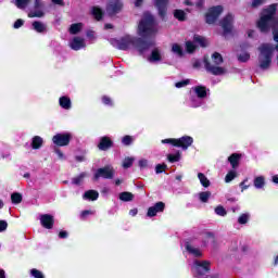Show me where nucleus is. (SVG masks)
<instances>
[{"mask_svg":"<svg viewBox=\"0 0 278 278\" xmlns=\"http://www.w3.org/2000/svg\"><path fill=\"white\" fill-rule=\"evenodd\" d=\"M30 276L34 278H45V274L36 268L30 269Z\"/></svg>","mask_w":278,"mask_h":278,"instance_id":"09e8293b","label":"nucleus"},{"mask_svg":"<svg viewBox=\"0 0 278 278\" xmlns=\"http://www.w3.org/2000/svg\"><path fill=\"white\" fill-rule=\"evenodd\" d=\"M271 181H273V184H278V175H274L271 177Z\"/></svg>","mask_w":278,"mask_h":278,"instance_id":"774afa93","label":"nucleus"},{"mask_svg":"<svg viewBox=\"0 0 278 278\" xmlns=\"http://www.w3.org/2000/svg\"><path fill=\"white\" fill-rule=\"evenodd\" d=\"M161 142L162 144H172V147H177V139H163Z\"/></svg>","mask_w":278,"mask_h":278,"instance_id":"3c124183","label":"nucleus"},{"mask_svg":"<svg viewBox=\"0 0 278 278\" xmlns=\"http://www.w3.org/2000/svg\"><path fill=\"white\" fill-rule=\"evenodd\" d=\"M193 42H195L197 45H200V47H207V39L199 35H195L193 37Z\"/></svg>","mask_w":278,"mask_h":278,"instance_id":"72a5a7b5","label":"nucleus"},{"mask_svg":"<svg viewBox=\"0 0 278 278\" xmlns=\"http://www.w3.org/2000/svg\"><path fill=\"white\" fill-rule=\"evenodd\" d=\"M186 251H188L190 255H193V257H201V255H203V251L192 243H186Z\"/></svg>","mask_w":278,"mask_h":278,"instance_id":"a211bd4d","label":"nucleus"},{"mask_svg":"<svg viewBox=\"0 0 278 278\" xmlns=\"http://www.w3.org/2000/svg\"><path fill=\"white\" fill-rule=\"evenodd\" d=\"M150 47L151 43L143 41L140 38H137L136 46L134 49H136V51H139V53H144V51H147Z\"/></svg>","mask_w":278,"mask_h":278,"instance_id":"6ab92c4d","label":"nucleus"},{"mask_svg":"<svg viewBox=\"0 0 278 278\" xmlns=\"http://www.w3.org/2000/svg\"><path fill=\"white\" fill-rule=\"evenodd\" d=\"M59 237H60V238H68V232H66V231H61V232L59 233Z\"/></svg>","mask_w":278,"mask_h":278,"instance_id":"338daca9","label":"nucleus"},{"mask_svg":"<svg viewBox=\"0 0 278 278\" xmlns=\"http://www.w3.org/2000/svg\"><path fill=\"white\" fill-rule=\"evenodd\" d=\"M168 1L169 0H154V3L161 16H164L166 14V7L168 5Z\"/></svg>","mask_w":278,"mask_h":278,"instance_id":"aec40b11","label":"nucleus"},{"mask_svg":"<svg viewBox=\"0 0 278 278\" xmlns=\"http://www.w3.org/2000/svg\"><path fill=\"white\" fill-rule=\"evenodd\" d=\"M102 103H104V105H113L112 99L108 96L102 97Z\"/></svg>","mask_w":278,"mask_h":278,"instance_id":"4d7b16f0","label":"nucleus"},{"mask_svg":"<svg viewBox=\"0 0 278 278\" xmlns=\"http://www.w3.org/2000/svg\"><path fill=\"white\" fill-rule=\"evenodd\" d=\"M130 216H137L138 215V208H132L129 211Z\"/></svg>","mask_w":278,"mask_h":278,"instance_id":"69168bd1","label":"nucleus"},{"mask_svg":"<svg viewBox=\"0 0 278 278\" xmlns=\"http://www.w3.org/2000/svg\"><path fill=\"white\" fill-rule=\"evenodd\" d=\"M215 214L217 216H227V210H225V207L223 205H218L217 207H215Z\"/></svg>","mask_w":278,"mask_h":278,"instance_id":"79ce46f5","label":"nucleus"},{"mask_svg":"<svg viewBox=\"0 0 278 278\" xmlns=\"http://www.w3.org/2000/svg\"><path fill=\"white\" fill-rule=\"evenodd\" d=\"M92 214H94L93 211H83L81 212V218H88V216H92Z\"/></svg>","mask_w":278,"mask_h":278,"instance_id":"680f3d73","label":"nucleus"},{"mask_svg":"<svg viewBox=\"0 0 278 278\" xmlns=\"http://www.w3.org/2000/svg\"><path fill=\"white\" fill-rule=\"evenodd\" d=\"M119 200L121 201H134V193L131 192H122L119 193Z\"/></svg>","mask_w":278,"mask_h":278,"instance_id":"c9c22d12","label":"nucleus"},{"mask_svg":"<svg viewBox=\"0 0 278 278\" xmlns=\"http://www.w3.org/2000/svg\"><path fill=\"white\" fill-rule=\"evenodd\" d=\"M210 197H212V192L210 191H202L199 193V199L202 203H207V201H210Z\"/></svg>","mask_w":278,"mask_h":278,"instance_id":"f704fd0d","label":"nucleus"},{"mask_svg":"<svg viewBox=\"0 0 278 278\" xmlns=\"http://www.w3.org/2000/svg\"><path fill=\"white\" fill-rule=\"evenodd\" d=\"M92 14L97 21H101V17L103 16V11L99 7H93Z\"/></svg>","mask_w":278,"mask_h":278,"instance_id":"58836bf2","label":"nucleus"},{"mask_svg":"<svg viewBox=\"0 0 278 278\" xmlns=\"http://www.w3.org/2000/svg\"><path fill=\"white\" fill-rule=\"evenodd\" d=\"M192 92L198 97V99H205V97H207V88L203 86L193 87Z\"/></svg>","mask_w":278,"mask_h":278,"instance_id":"412c9836","label":"nucleus"},{"mask_svg":"<svg viewBox=\"0 0 278 278\" xmlns=\"http://www.w3.org/2000/svg\"><path fill=\"white\" fill-rule=\"evenodd\" d=\"M53 215L45 214L40 216V224L45 229H52L53 228Z\"/></svg>","mask_w":278,"mask_h":278,"instance_id":"dca6fc26","label":"nucleus"},{"mask_svg":"<svg viewBox=\"0 0 278 278\" xmlns=\"http://www.w3.org/2000/svg\"><path fill=\"white\" fill-rule=\"evenodd\" d=\"M137 40L138 38L136 37L124 35L119 39L113 40V45L121 51H129V49H135Z\"/></svg>","mask_w":278,"mask_h":278,"instance_id":"20e7f679","label":"nucleus"},{"mask_svg":"<svg viewBox=\"0 0 278 278\" xmlns=\"http://www.w3.org/2000/svg\"><path fill=\"white\" fill-rule=\"evenodd\" d=\"M83 28H84V24L76 23V24H72L70 26L68 31H70V34L75 35V34H79V31H81Z\"/></svg>","mask_w":278,"mask_h":278,"instance_id":"c756f323","label":"nucleus"},{"mask_svg":"<svg viewBox=\"0 0 278 278\" xmlns=\"http://www.w3.org/2000/svg\"><path fill=\"white\" fill-rule=\"evenodd\" d=\"M172 53H175V55H178V58H181L184 55V49L180 45L174 43L172 45Z\"/></svg>","mask_w":278,"mask_h":278,"instance_id":"473e14b6","label":"nucleus"},{"mask_svg":"<svg viewBox=\"0 0 278 278\" xmlns=\"http://www.w3.org/2000/svg\"><path fill=\"white\" fill-rule=\"evenodd\" d=\"M266 0H253L252 1V8H260V5H263V3L265 2Z\"/></svg>","mask_w":278,"mask_h":278,"instance_id":"bf43d9fd","label":"nucleus"},{"mask_svg":"<svg viewBox=\"0 0 278 278\" xmlns=\"http://www.w3.org/2000/svg\"><path fill=\"white\" fill-rule=\"evenodd\" d=\"M198 179L201 184V186H203V188H210V179H207V176H205V174L203 173H198Z\"/></svg>","mask_w":278,"mask_h":278,"instance_id":"c85d7f7f","label":"nucleus"},{"mask_svg":"<svg viewBox=\"0 0 278 278\" xmlns=\"http://www.w3.org/2000/svg\"><path fill=\"white\" fill-rule=\"evenodd\" d=\"M23 25H25V21H23V20H17L15 23H14V25H13V27H14V29H21V27H23Z\"/></svg>","mask_w":278,"mask_h":278,"instance_id":"6e6d98bb","label":"nucleus"},{"mask_svg":"<svg viewBox=\"0 0 278 278\" xmlns=\"http://www.w3.org/2000/svg\"><path fill=\"white\" fill-rule=\"evenodd\" d=\"M134 162H136V157L127 156L124 159L122 166L123 168H131V166H134Z\"/></svg>","mask_w":278,"mask_h":278,"instance_id":"7c9ffc66","label":"nucleus"},{"mask_svg":"<svg viewBox=\"0 0 278 278\" xmlns=\"http://www.w3.org/2000/svg\"><path fill=\"white\" fill-rule=\"evenodd\" d=\"M138 166H139V168H140L141 170H144V169L149 168V160H147V159H140V160L138 161Z\"/></svg>","mask_w":278,"mask_h":278,"instance_id":"c03bdc74","label":"nucleus"},{"mask_svg":"<svg viewBox=\"0 0 278 278\" xmlns=\"http://www.w3.org/2000/svg\"><path fill=\"white\" fill-rule=\"evenodd\" d=\"M168 162H179L181 160V153L177 152L176 154H168L167 155Z\"/></svg>","mask_w":278,"mask_h":278,"instance_id":"a18cd8bd","label":"nucleus"},{"mask_svg":"<svg viewBox=\"0 0 278 278\" xmlns=\"http://www.w3.org/2000/svg\"><path fill=\"white\" fill-rule=\"evenodd\" d=\"M153 31H156L155 20H153V15L146 13L139 23L138 34L139 36H149V34H153Z\"/></svg>","mask_w":278,"mask_h":278,"instance_id":"f03ea898","label":"nucleus"},{"mask_svg":"<svg viewBox=\"0 0 278 278\" xmlns=\"http://www.w3.org/2000/svg\"><path fill=\"white\" fill-rule=\"evenodd\" d=\"M253 184H254V188H256V190H262V188H264V186H266V177L256 176L253 180Z\"/></svg>","mask_w":278,"mask_h":278,"instance_id":"b1692460","label":"nucleus"},{"mask_svg":"<svg viewBox=\"0 0 278 278\" xmlns=\"http://www.w3.org/2000/svg\"><path fill=\"white\" fill-rule=\"evenodd\" d=\"M188 84H190L189 79L186 80H181L175 84L176 88H186V86H188Z\"/></svg>","mask_w":278,"mask_h":278,"instance_id":"864d4df0","label":"nucleus"},{"mask_svg":"<svg viewBox=\"0 0 278 278\" xmlns=\"http://www.w3.org/2000/svg\"><path fill=\"white\" fill-rule=\"evenodd\" d=\"M59 105L63 110H71L73 108V102L71 101V98L63 96L59 99Z\"/></svg>","mask_w":278,"mask_h":278,"instance_id":"5701e85b","label":"nucleus"},{"mask_svg":"<svg viewBox=\"0 0 278 278\" xmlns=\"http://www.w3.org/2000/svg\"><path fill=\"white\" fill-rule=\"evenodd\" d=\"M186 49L188 53H194V50L197 49V45H194V42L192 41H187Z\"/></svg>","mask_w":278,"mask_h":278,"instance_id":"de8ad7c7","label":"nucleus"},{"mask_svg":"<svg viewBox=\"0 0 278 278\" xmlns=\"http://www.w3.org/2000/svg\"><path fill=\"white\" fill-rule=\"evenodd\" d=\"M210 242H214V233H212V232H208L205 235L204 247H207V244H210Z\"/></svg>","mask_w":278,"mask_h":278,"instance_id":"8fccbe9b","label":"nucleus"},{"mask_svg":"<svg viewBox=\"0 0 278 278\" xmlns=\"http://www.w3.org/2000/svg\"><path fill=\"white\" fill-rule=\"evenodd\" d=\"M166 170V164H159L155 167L156 175H160V173H164Z\"/></svg>","mask_w":278,"mask_h":278,"instance_id":"5fc2aeb1","label":"nucleus"},{"mask_svg":"<svg viewBox=\"0 0 278 278\" xmlns=\"http://www.w3.org/2000/svg\"><path fill=\"white\" fill-rule=\"evenodd\" d=\"M250 219H251V213H242L238 217V223L239 225H247V223H249Z\"/></svg>","mask_w":278,"mask_h":278,"instance_id":"2f4dec72","label":"nucleus"},{"mask_svg":"<svg viewBox=\"0 0 278 278\" xmlns=\"http://www.w3.org/2000/svg\"><path fill=\"white\" fill-rule=\"evenodd\" d=\"M11 201L15 205H18V203H21L23 201V195H21V193H12Z\"/></svg>","mask_w":278,"mask_h":278,"instance_id":"a19ab883","label":"nucleus"},{"mask_svg":"<svg viewBox=\"0 0 278 278\" xmlns=\"http://www.w3.org/2000/svg\"><path fill=\"white\" fill-rule=\"evenodd\" d=\"M247 34H248V38H255V30L249 29V30L247 31Z\"/></svg>","mask_w":278,"mask_h":278,"instance_id":"0e129e2a","label":"nucleus"},{"mask_svg":"<svg viewBox=\"0 0 278 278\" xmlns=\"http://www.w3.org/2000/svg\"><path fill=\"white\" fill-rule=\"evenodd\" d=\"M192 142H194V139H192V137L184 136L176 139V147H179L180 149H184L186 151L189 147H192Z\"/></svg>","mask_w":278,"mask_h":278,"instance_id":"ddd939ff","label":"nucleus"},{"mask_svg":"<svg viewBox=\"0 0 278 278\" xmlns=\"http://www.w3.org/2000/svg\"><path fill=\"white\" fill-rule=\"evenodd\" d=\"M247 181H249V179H245L242 182H240L241 192H244V190H249V185H247Z\"/></svg>","mask_w":278,"mask_h":278,"instance_id":"052dcab7","label":"nucleus"},{"mask_svg":"<svg viewBox=\"0 0 278 278\" xmlns=\"http://www.w3.org/2000/svg\"><path fill=\"white\" fill-rule=\"evenodd\" d=\"M73 140V134L71 132H59L52 137V142L55 147H68Z\"/></svg>","mask_w":278,"mask_h":278,"instance_id":"423d86ee","label":"nucleus"},{"mask_svg":"<svg viewBox=\"0 0 278 278\" xmlns=\"http://www.w3.org/2000/svg\"><path fill=\"white\" fill-rule=\"evenodd\" d=\"M85 177H86V173L80 174L78 177L73 179V184H75L76 186H79V184L84 181Z\"/></svg>","mask_w":278,"mask_h":278,"instance_id":"603ef678","label":"nucleus"},{"mask_svg":"<svg viewBox=\"0 0 278 278\" xmlns=\"http://www.w3.org/2000/svg\"><path fill=\"white\" fill-rule=\"evenodd\" d=\"M236 177H238V173H236V170L228 172L225 177L226 184H231Z\"/></svg>","mask_w":278,"mask_h":278,"instance_id":"e433bc0d","label":"nucleus"},{"mask_svg":"<svg viewBox=\"0 0 278 278\" xmlns=\"http://www.w3.org/2000/svg\"><path fill=\"white\" fill-rule=\"evenodd\" d=\"M5 229H8V222L0 220V232L5 231Z\"/></svg>","mask_w":278,"mask_h":278,"instance_id":"e2e57ef3","label":"nucleus"},{"mask_svg":"<svg viewBox=\"0 0 278 278\" xmlns=\"http://www.w3.org/2000/svg\"><path fill=\"white\" fill-rule=\"evenodd\" d=\"M278 11V3L270 4L266 9L263 10L260 20L256 23V27H258L260 31L266 34V31H270V23L271 24V34L273 27L278 23V20H275V14Z\"/></svg>","mask_w":278,"mask_h":278,"instance_id":"f257e3e1","label":"nucleus"},{"mask_svg":"<svg viewBox=\"0 0 278 278\" xmlns=\"http://www.w3.org/2000/svg\"><path fill=\"white\" fill-rule=\"evenodd\" d=\"M123 9V2L121 0H110L106 7L108 12L114 14L116 12H121Z\"/></svg>","mask_w":278,"mask_h":278,"instance_id":"2eb2a0df","label":"nucleus"},{"mask_svg":"<svg viewBox=\"0 0 278 278\" xmlns=\"http://www.w3.org/2000/svg\"><path fill=\"white\" fill-rule=\"evenodd\" d=\"M33 29L37 31V34H45V31H47V25L42 22L36 21L33 23Z\"/></svg>","mask_w":278,"mask_h":278,"instance_id":"a878e982","label":"nucleus"},{"mask_svg":"<svg viewBox=\"0 0 278 278\" xmlns=\"http://www.w3.org/2000/svg\"><path fill=\"white\" fill-rule=\"evenodd\" d=\"M240 160H242V155L238 153H233L228 157V162L231 165V168H238L240 166Z\"/></svg>","mask_w":278,"mask_h":278,"instance_id":"4be33fe9","label":"nucleus"},{"mask_svg":"<svg viewBox=\"0 0 278 278\" xmlns=\"http://www.w3.org/2000/svg\"><path fill=\"white\" fill-rule=\"evenodd\" d=\"M220 26L225 34H229L233 29V15L227 14L222 21Z\"/></svg>","mask_w":278,"mask_h":278,"instance_id":"f8f14e48","label":"nucleus"},{"mask_svg":"<svg viewBox=\"0 0 278 278\" xmlns=\"http://www.w3.org/2000/svg\"><path fill=\"white\" fill-rule=\"evenodd\" d=\"M223 63V55L220 53L215 52L212 54V63H206V71L208 73H212V75H225L227 73V70L225 67H220V64Z\"/></svg>","mask_w":278,"mask_h":278,"instance_id":"7ed1b4c3","label":"nucleus"},{"mask_svg":"<svg viewBox=\"0 0 278 278\" xmlns=\"http://www.w3.org/2000/svg\"><path fill=\"white\" fill-rule=\"evenodd\" d=\"M45 16V1L35 0L34 9L28 12L29 18H42Z\"/></svg>","mask_w":278,"mask_h":278,"instance_id":"0eeeda50","label":"nucleus"},{"mask_svg":"<svg viewBox=\"0 0 278 278\" xmlns=\"http://www.w3.org/2000/svg\"><path fill=\"white\" fill-rule=\"evenodd\" d=\"M189 105L190 108H201L203 105V99L192 96Z\"/></svg>","mask_w":278,"mask_h":278,"instance_id":"cd10ccee","label":"nucleus"},{"mask_svg":"<svg viewBox=\"0 0 278 278\" xmlns=\"http://www.w3.org/2000/svg\"><path fill=\"white\" fill-rule=\"evenodd\" d=\"M30 0H15L16 8L20 10H24V8H27Z\"/></svg>","mask_w":278,"mask_h":278,"instance_id":"37998d69","label":"nucleus"},{"mask_svg":"<svg viewBox=\"0 0 278 278\" xmlns=\"http://www.w3.org/2000/svg\"><path fill=\"white\" fill-rule=\"evenodd\" d=\"M110 147H112V140H110V138H108V137H103L100 140L98 149H100V151H108V149H110Z\"/></svg>","mask_w":278,"mask_h":278,"instance_id":"393cba45","label":"nucleus"},{"mask_svg":"<svg viewBox=\"0 0 278 278\" xmlns=\"http://www.w3.org/2000/svg\"><path fill=\"white\" fill-rule=\"evenodd\" d=\"M220 14H223V7L217 5V7L211 8L206 13V23L208 25L216 23Z\"/></svg>","mask_w":278,"mask_h":278,"instance_id":"1a4fd4ad","label":"nucleus"},{"mask_svg":"<svg viewBox=\"0 0 278 278\" xmlns=\"http://www.w3.org/2000/svg\"><path fill=\"white\" fill-rule=\"evenodd\" d=\"M166 207V204L164 202H156L153 206H150L147 212V216L149 218H153L154 216H157V214H162Z\"/></svg>","mask_w":278,"mask_h":278,"instance_id":"9b49d317","label":"nucleus"},{"mask_svg":"<svg viewBox=\"0 0 278 278\" xmlns=\"http://www.w3.org/2000/svg\"><path fill=\"white\" fill-rule=\"evenodd\" d=\"M148 62L150 64H161V62H164V51L160 48L152 49L148 56Z\"/></svg>","mask_w":278,"mask_h":278,"instance_id":"9d476101","label":"nucleus"},{"mask_svg":"<svg viewBox=\"0 0 278 278\" xmlns=\"http://www.w3.org/2000/svg\"><path fill=\"white\" fill-rule=\"evenodd\" d=\"M54 153H56L59 160H66V156L64 155V152H62V150L60 149H54Z\"/></svg>","mask_w":278,"mask_h":278,"instance_id":"13d9d810","label":"nucleus"},{"mask_svg":"<svg viewBox=\"0 0 278 278\" xmlns=\"http://www.w3.org/2000/svg\"><path fill=\"white\" fill-rule=\"evenodd\" d=\"M131 142H134V137L127 135V136H124L122 138V143L125 146V147H129V144H131Z\"/></svg>","mask_w":278,"mask_h":278,"instance_id":"49530a36","label":"nucleus"},{"mask_svg":"<svg viewBox=\"0 0 278 278\" xmlns=\"http://www.w3.org/2000/svg\"><path fill=\"white\" fill-rule=\"evenodd\" d=\"M174 16L177 21H186V12L184 10H175Z\"/></svg>","mask_w":278,"mask_h":278,"instance_id":"4c0bfd02","label":"nucleus"},{"mask_svg":"<svg viewBox=\"0 0 278 278\" xmlns=\"http://www.w3.org/2000/svg\"><path fill=\"white\" fill-rule=\"evenodd\" d=\"M70 47L73 49V51H79L86 47V39L81 37H74L70 41Z\"/></svg>","mask_w":278,"mask_h":278,"instance_id":"4468645a","label":"nucleus"},{"mask_svg":"<svg viewBox=\"0 0 278 278\" xmlns=\"http://www.w3.org/2000/svg\"><path fill=\"white\" fill-rule=\"evenodd\" d=\"M45 144V139L40 136H34L30 140V147L33 151L40 150L41 147Z\"/></svg>","mask_w":278,"mask_h":278,"instance_id":"f3484780","label":"nucleus"},{"mask_svg":"<svg viewBox=\"0 0 278 278\" xmlns=\"http://www.w3.org/2000/svg\"><path fill=\"white\" fill-rule=\"evenodd\" d=\"M192 271L195 278H216L214 276H207V273H210V262L207 261H194Z\"/></svg>","mask_w":278,"mask_h":278,"instance_id":"39448f33","label":"nucleus"},{"mask_svg":"<svg viewBox=\"0 0 278 278\" xmlns=\"http://www.w3.org/2000/svg\"><path fill=\"white\" fill-rule=\"evenodd\" d=\"M239 62H249L251 60V54L249 52H241L238 54Z\"/></svg>","mask_w":278,"mask_h":278,"instance_id":"ea45409f","label":"nucleus"},{"mask_svg":"<svg viewBox=\"0 0 278 278\" xmlns=\"http://www.w3.org/2000/svg\"><path fill=\"white\" fill-rule=\"evenodd\" d=\"M84 199H87V201H97V199H99V192L94 190H89L85 192Z\"/></svg>","mask_w":278,"mask_h":278,"instance_id":"bb28decb","label":"nucleus"},{"mask_svg":"<svg viewBox=\"0 0 278 278\" xmlns=\"http://www.w3.org/2000/svg\"><path fill=\"white\" fill-rule=\"evenodd\" d=\"M100 177H102L103 179H114V167L108 165L97 169L93 175V179L97 181V179H99Z\"/></svg>","mask_w":278,"mask_h":278,"instance_id":"6e6552de","label":"nucleus"}]
</instances>
